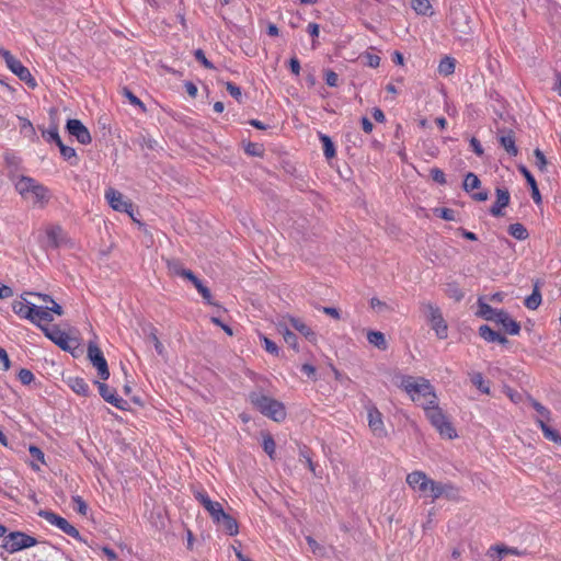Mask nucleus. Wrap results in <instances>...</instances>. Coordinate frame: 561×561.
Segmentation results:
<instances>
[{
    "label": "nucleus",
    "instance_id": "nucleus-24",
    "mask_svg": "<svg viewBox=\"0 0 561 561\" xmlns=\"http://www.w3.org/2000/svg\"><path fill=\"white\" fill-rule=\"evenodd\" d=\"M46 335L62 350L67 351L71 348L72 340L65 332L60 330H54L51 332H46Z\"/></svg>",
    "mask_w": 561,
    "mask_h": 561
},
{
    "label": "nucleus",
    "instance_id": "nucleus-9",
    "mask_svg": "<svg viewBox=\"0 0 561 561\" xmlns=\"http://www.w3.org/2000/svg\"><path fill=\"white\" fill-rule=\"evenodd\" d=\"M104 197L114 210L126 213L133 218V204L125 199L119 191L108 187L105 190Z\"/></svg>",
    "mask_w": 561,
    "mask_h": 561
},
{
    "label": "nucleus",
    "instance_id": "nucleus-8",
    "mask_svg": "<svg viewBox=\"0 0 561 561\" xmlns=\"http://www.w3.org/2000/svg\"><path fill=\"white\" fill-rule=\"evenodd\" d=\"M38 515L43 517L47 523L57 527L68 536L81 540V536L78 529L75 526H72L66 518L55 514L51 511H41Z\"/></svg>",
    "mask_w": 561,
    "mask_h": 561
},
{
    "label": "nucleus",
    "instance_id": "nucleus-43",
    "mask_svg": "<svg viewBox=\"0 0 561 561\" xmlns=\"http://www.w3.org/2000/svg\"><path fill=\"white\" fill-rule=\"evenodd\" d=\"M411 7L417 14L423 15L428 14L432 9L428 0H411Z\"/></svg>",
    "mask_w": 561,
    "mask_h": 561
},
{
    "label": "nucleus",
    "instance_id": "nucleus-28",
    "mask_svg": "<svg viewBox=\"0 0 561 561\" xmlns=\"http://www.w3.org/2000/svg\"><path fill=\"white\" fill-rule=\"evenodd\" d=\"M519 170H520L522 174L525 176V179L528 183V186H530L531 197H533L534 202L536 204H540L541 195H540V192L537 186V182H536L535 178L533 176V174L529 172V170L526 167H520Z\"/></svg>",
    "mask_w": 561,
    "mask_h": 561
},
{
    "label": "nucleus",
    "instance_id": "nucleus-42",
    "mask_svg": "<svg viewBox=\"0 0 561 561\" xmlns=\"http://www.w3.org/2000/svg\"><path fill=\"white\" fill-rule=\"evenodd\" d=\"M320 140L323 145V153L327 159H331L335 156V147L331 138L328 135L320 134Z\"/></svg>",
    "mask_w": 561,
    "mask_h": 561
},
{
    "label": "nucleus",
    "instance_id": "nucleus-5",
    "mask_svg": "<svg viewBox=\"0 0 561 561\" xmlns=\"http://www.w3.org/2000/svg\"><path fill=\"white\" fill-rule=\"evenodd\" d=\"M37 539L23 531H10L4 536L0 547L8 553L13 554L37 545Z\"/></svg>",
    "mask_w": 561,
    "mask_h": 561
},
{
    "label": "nucleus",
    "instance_id": "nucleus-54",
    "mask_svg": "<svg viewBox=\"0 0 561 561\" xmlns=\"http://www.w3.org/2000/svg\"><path fill=\"white\" fill-rule=\"evenodd\" d=\"M226 88H227V91L230 93V95L233 99H236L238 102L241 101L242 93H241V89L239 87H237L232 82H227Z\"/></svg>",
    "mask_w": 561,
    "mask_h": 561
},
{
    "label": "nucleus",
    "instance_id": "nucleus-37",
    "mask_svg": "<svg viewBox=\"0 0 561 561\" xmlns=\"http://www.w3.org/2000/svg\"><path fill=\"white\" fill-rule=\"evenodd\" d=\"M456 67V61L451 57H445L440 60L438 65V72L443 76H449L454 73Z\"/></svg>",
    "mask_w": 561,
    "mask_h": 561
},
{
    "label": "nucleus",
    "instance_id": "nucleus-35",
    "mask_svg": "<svg viewBox=\"0 0 561 561\" xmlns=\"http://www.w3.org/2000/svg\"><path fill=\"white\" fill-rule=\"evenodd\" d=\"M69 386L78 394L88 396L89 393V386L82 378H70Z\"/></svg>",
    "mask_w": 561,
    "mask_h": 561
},
{
    "label": "nucleus",
    "instance_id": "nucleus-62",
    "mask_svg": "<svg viewBox=\"0 0 561 561\" xmlns=\"http://www.w3.org/2000/svg\"><path fill=\"white\" fill-rule=\"evenodd\" d=\"M0 364L2 370H8L10 368V359L9 356L2 347H0Z\"/></svg>",
    "mask_w": 561,
    "mask_h": 561
},
{
    "label": "nucleus",
    "instance_id": "nucleus-41",
    "mask_svg": "<svg viewBox=\"0 0 561 561\" xmlns=\"http://www.w3.org/2000/svg\"><path fill=\"white\" fill-rule=\"evenodd\" d=\"M42 136L47 142H55L57 146L62 142L56 125L43 130Z\"/></svg>",
    "mask_w": 561,
    "mask_h": 561
},
{
    "label": "nucleus",
    "instance_id": "nucleus-19",
    "mask_svg": "<svg viewBox=\"0 0 561 561\" xmlns=\"http://www.w3.org/2000/svg\"><path fill=\"white\" fill-rule=\"evenodd\" d=\"M508 554L522 556L524 553L517 550L516 548H511L504 545H495L488 550V556L493 561H501L504 557Z\"/></svg>",
    "mask_w": 561,
    "mask_h": 561
},
{
    "label": "nucleus",
    "instance_id": "nucleus-53",
    "mask_svg": "<svg viewBox=\"0 0 561 561\" xmlns=\"http://www.w3.org/2000/svg\"><path fill=\"white\" fill-rule=\"evenodd\" d=\"M324 80L329 87H336L339 83V76L333 70H327L324 73Z\"/></svg>",
    "mask_w": 561,
    "mask_h": 561
},
{
    "label": "nucleus",
    "instance_id": "nucleus-12",
    "mask_svg": "<svg viewBox=\"0 0 561 561\" xmlns=\"http://www.w3.org/2000/svg\"><path fill=\"white\" fill-rule=\"evenodd\" d=\"M432 479H430L423 471H413L407 476L408 485L414 491H419L422 495L426 496Z\"/></svg>",
    "mask_w": 561,
    "mask_h": 561
},
{
    "label": "nucleus",
    "instance_id": "nucleus-61",
    "mask_svg": "<svg viewBox=\"0 0 561 561\" xmlns=\"http://www.w3.org/2000/svg\"><path fill=\"white\" fill-rule=\"evenodd\" d=\"M196 500L204 506V508L207 507V503H211L213 501L208 496V494L204 491H198L195 493Z\"/></svg>",
    "mask_w": 561,
    "mask_h": 561
},
{
    "label": "nucleus",
    "instance_id": "nucleus-29",
    "mask_svg": "<svg viewBox=\"0 0 561 561\" xmlns=\"http://www.w3.org/2000/svg\"><path fill=\"white\" fill-rule=\"evenodd\" d=\"M167 266H168L170 274H172V275L180 276V277L186 278L188 280H190V278H193V275H194L193 272L183 267V265L176 260L168 261Z\"/></svg>",
    "mask_w": 561,
    "mask_h": 561
},
{
    "label": "nucleus",
    "instance_id": "nucleus-55",
    "mask_svg": "<svg viewBox=\"0 0 561 561\" xmlns=\"http://www.w3.org/2000/svg\"><path fill=\"white\" fill-rule=\"evenodd\" d=\"M365 60V64L370 68H377L380 65V57L375 54H366Z\"/></svg>",
    "mask_w": 561,
    "mask_h": 561
},
{
    "label": "nucleus",
    "instance_id": "nucleus-4",
    "mask_svg": "<svg viewBox=\"0 0 561 561\" xmlns=\"http://www.w3.org/2000/svg\"><path fill=\"white\" fill-rule=\"evenodd\" d=\"M423 410L431 424L438 431L442 436H445L449 439L457 436L455 428L451 426L446 415L438 407V400H436L435 403L425 407Z\"/></svg>",
    "mask_w": 561,
    "mask_h": 561
},
{
    "label": "nucleus",
    "instance_id": "nucleus-63",
    "mask_svg": "<svg viewBox=\"0 0 561 561\" xmlns=\"http://www.w3.org/2000/svg\"><path fill=\"white\" fill-rule=\"evenodd\" d=\"M470 146L473 150V152L478 156V157H481L483 154V148L480 144V141L476 138V137H472L470 139Z\"/></svg>",
    "mask_w": 561,
    "mask_h": 561
},
{
    "label": "nucleus",
    "instance_id": "nucleus-10",
    "mask_svg": "<svg viewBox=\"0 0 561 561\" xmlns=\"http://www.w3.org/2000/svg\"><path fill=\"white\" fill-rule=\"evenodd\" d=\"M88 357L93 364V366L98 369V375L102 380H107L110 377V370L107 367V362L96 344L90 343L88 346Z\"/></svg>",
    "mask_w": 561,
    "mask_h": 561
},
{
    "label": "nucleus",
    "instance_id": "nucleus-34",
    "mask_svg": "<svg viewBox=\"0 0 561 561\" xmlns=\"http://www.w3.org/2000/svg\"><path fill=\"white\" fill-rule=\"evenodd\" d=\"M470 380L474 387H477L482 393H490L489 382L484 380L481 373H471Z\"/></svg>",
    "mask_w": 561,
    "mask_h": 561
},
{
    "label": "nucleus",
    "instance_id": "nucleus-38",
    "mask_svg": "<svg viewBox=\"0 0 561 561\" xmlns=\"http://www.w3.org/2000/svg\"><path fill=\"white\" fill-rule=\"evenodd\" d=\"M529 402H530L531 407L536 410V412L539 414V417L537 420H543L545 422L550 421L551 412L548 408L542 405L540 402H538L534 398H529Z\"/></svg>",
    "mask_w": 561,
    "mask_h": 561
},
{
    "label": "nucleus",
    "instance_id": "nucleus-18",
    "mask_svg": "<svg viewBox=\"0 0 561 561\" xmlns=\"http://www.w3.org/2000/svg\"><path fill=\"white\" fill-rule=\"evenodd\" d=\"M500 324L511 334L517 335L520 331V325L517 321L512 319L504 310H499L495 319L493 320Z\"/></svg>",
    "mask_w": 561,
    "mask_h": 561
},
{
    "label": "nucleus",
    "instance_id": "nucleus-52",
    "mask_svg": "<svg viewBox=\"0 0 561 561\" xmlns=\"http://www.w3.org/2000/svg\"><path fill=\"white\" fill-rule=\"evenodd\" d=\"M431 176L433 179V181H435L436 183L438 184H446V176H445V173L443 172V170L438 169V168H433L431 170Z\"/></svg>",
    "mask_w": 561,
    "mask_h": 561
},
{
    "label": "nucleus",
    "instance_id": "nucleus-51",
    "mask_svg": "<svg viewBox=\"0 0 561 561\" xmlns=\"http://www.w3.org/2000/svg\"><path fill=\"white\" fill-rule=\"evenodd\" d=\"M195 59L199 61L205 68L214 69V65L206 58L204 51L202 49H196L194 51Z\"/></svg>",
    "mask_w": 561,
    "mask_h": 561
},
{
    "label": "nucleus",
    "instance_id": "nucleus-47",
    "mask_svg": "<svg viewBox=\"0 0 561 561\" xmlns=\"http://www.w3.org/2000/svg\"><path fill=\"white\" fill-rule=\"evenodd\" d=\"M72 502H73V510L76 512H78L80 515H83V516L87 515L88 505L81 496H79V495L72 496Z\"/></svg>",
    "mask_w": 561,
    "mask_h": 561
},
{
    "label": "nucleus",
    "instance_id": "nucleus-36",
    "mask_svg": "<svg viewBox=\"0 0 561 561\" xmlns=\"http://www.w3.org/2000/svg\"><path fill=\"white\" fill-rule=\"evenodd\" d=\"M61 157L69 161L71 165H76L78 163V158L76 150L72 147L66 146L64 142L58 145Z\"/></svg>",
    "mask_w": 561,
    "mask_h": 561
},
{
    "label": "nucleus",
    "instance_id": "nucleus-58",
    "mask_svg": "<svg viewBox=\"0 0 561 561\" xmlns=\"http://www.w3.org/2000/svg\"><path fill=\"white\" fill-rule=\"evenodd\" d=\"M149 339L153 343V346H154V350L157 351V353L159 355H163L164 354V346L160 342V340L158 339L157 334L154 332H151L150 335H149Z\"/></svg>",
    "mask_w": 561,
    "mask_h": 561
},
{
    "label": "nucleus",
    "instance_id": "nucleus-23",
    "mask_svg": "<svg viewBox=\"0 0 561 561\" xmlns=\"http://www.w3.org/2000/svg\"><path fill=\"white\" fill-rule=\"evenodd\" d=\"M478 311L476 314L486 321H493L499 312V310L492 308L490 305H488L484 300V297L478 298Z\"/></svg>",
    "mask_w": 561,
    "mask_h": 561
},
{
    "label": "nucleus",
    "instance_id": "nucleus-6",
    "mask_svg": "<svg viewBox=\"0 0 561 561\" xmlns=\"http://www.w3.org/2000/svg\"><path fill=\"white\" fill-rule=\"evenodd\" d=\"M421 309L424 312L426 320L430 322L432 329L438 339L445 340L448 336V325L443 317L438 306L432 302H423Z\"/></svg>",
    "mask_w": 561,
    "mask_h": 561
},
{
    "label": "nucleus",
    "instance_id": "nucleus-46",
    "mask_svg": "<svg viewBox=\"0 0 561 561\" xmlns=\"http://www.w3.org/2000/svg\"><path fill=\"white\" fill-rule=\"evenodd\" d=\"M540 304H541V295L537 289H535L533 291V294L525 299V306L531 310L537 309Z\"/></svg>",
    "mask_w": 561,
    "mask_h": 561
},
{
    "label": "nucleus",
    "instance_id": "nucleus-21",
    "mask_svg": "<svg viewBox=\"0 0 561 561\" xmlns=\"http://www.w3.org/2000/svg\"><path fill=\"white\" fill-rule=\"evenodd\" d=\"M479 335L489 343L506 344L508 342V340L504 335L492 330L486 324H483L479 328Z\"/></svg>",
    "mask_w": 561,
    "mask_h": 561
},
{
    "label": "nucleus",
    "instance_id": "nucleus-15",
    "mask_svg": "<svg viewBox=\"0 0 561 561\" xmlns=\"http://www.w3.org/2000/svg\"><path fill=\"white\" fill-rule=\"evenodd\" d=\"M45 234L46 248L57 249L67 242L66 233L59 225H48Z\"/></svg>",
    "mask_w": 561,
    "mask_h": 561
},
{
    "label": "nucleus",
    "instance_id": "nucleus-44",
    "mask_svg": "<svg viewBox=\"0 0 561 561\" xmlns=\"http://www.w3.org/2000/svg\"><path fill=\"white\" fill-rule=\"evenodd\" d=\"M205 510L208 512L214 523H216L220 516L222 517V514L225 513L222 505L215 501L207 503V507Z\"/></svg>",
    "mask_w": 561,
    "mask_h": 561
},
{
    "label": "nucleus",
    "instance_id": "nucleus-27",
    "mask_svg": "<svg viewBox=\"0 0 561 561\" xmlns=\"http://www.w3.org/2000/svg\"><path fill=\"white\" fill-rule=\"evenodd\" d=\"M216 524L230 536L238 534V524L236 519L227 513H224L222 517L220 516Z\"/></svg>",
    "mask_w": 561,
    "mask_h": 561
},
{
    "label": "nucleus",
    "instance_id": "nucleus-50",
    "mask_svg": "<svg viewBox=\"0 0 561 561\" xmlns=\"http://www.w3.org/2000/svg\"><path fill=\"white\" fill-rule=\"evenodd\" d=\"M28 453L33 459L39 461L43 465L45 463V455L41 448H38L37 446H34V445H31L28 447Z\"/></svg>",
    "mask_w": 561,
    "mask_h": 561
},
{
    "label": "nucleus",
    "instance_id": "nucleus-56",
    "mask_svg": "<svg viewBox=\"0 0 561 561\" xmlns=\"http://www.w3.org/2000/svg\"><path fill=\"white\" fill-rule=\"evenodd\" d=\"M534 153L536 158V165L538 167L539 170H545L547 165V160L543 152L539 149H536Z\"/></svg>",
    "mask_w": 561,
    "mask_h": 561
},
{
    "label": "nucleus",
    "instance_id": "nucleus-39",
    "mask_svg": "<svg viewBox=\"0 0 561 561\" xmlns=\"http://www.w3.org/2000/svg\"><path fill=\"white\" fill-rule=\"evenodd\" d=\"M190 282H192V284L195 286V288L202 295L205 301L211 305L213 302L210 290L195 275H193V278H190Z\"/></svg>",
    "mask_w": 561,
    "mask_h": 561
},
{
    "label": "nucleus",
    "instance_id": "nucleus-17",
    "mask_svg": "<svg viewBox=\"0 0 561 561\" xmlns=\"http://www.w3.org/2000/svg\"><path fill=\"white\" fill-rule=\"evenodd\" d=\"M496 201L490 208V214L493 217H502L503 209L508 206L511 201L510 192L506 188L497 187L495 190Z\"/></svg>",
    "mask_w": 561,
    "mask_h": 561
},
{
    "label": "nucleus",
    "instance_id": "nucleus-48",
    "mask_svg": "<svg viewBox=\"0 0 561 561\" xmlns=\"http://www.w3.org/2000/svg\"><path fill=\"white\" fill-rule=\"evenodd\" d=\"M285 342L293 348H297V336L287 328L279 329Z\"/></svg>",
    "mask_w": 561,
    "mask_h": 561
},
{
    "label": "nucleus",
    "instance_id": "nucleus-30",
    "mask_svg": "<svg viewBox=\"0 0 561 561\" xmlns=\"http://www.w3.org/2000/svg\"><path fill=\"white\" fill-rule=\"evenodd\" d=\"M450 489H453L450 484H444L432 480L426 496H430L432 501H435L444 494H447V491Z\"/></svg>",
    "mask_w": 561,
    "mask_h": 561
},
{
    "label": "nucleus",
    "instance_id": "nucleus-14",
    "mask_svg": "<svg viewBox=\"0 0 561 561\" xmlns=\"http://www.w3.org/2000/svg\"><path fill=\"white\" fill-rule=\"evenodd\" d=\"M480 186H481V181L479 180V178L474 173L468 172L463 180V184H462L463 190L467 193H470L471 197L474 201L484 202L489 197V194L486 191H479L477 193H473V191L480 188Z\"/></svg>",
    "mask_w": 561,
    "mask_h": 561
},
{
    "label": "nucleus",
    "instance_id": "nucleus-45",
    "mask_svg": "<svg viewBox=\"0 0 561 561\" xmlns=\"http://www.w3.org/2000/svg\"><path fill=\"white\" fill-rule=\"evenodd\" d=\"M262 446L264 451L268 455V457L271 459H274L276 445L273 437L270 434L263 436Z\"/></svg>",
    "mask_w": 561,
    "mask_h": 561
},
{
    "label": "nucleus",
    "instance_id": "nucleus-22",
    "mask_svg": "<svg viewBox=\"0 0 561 561\" xmlns=\"http://www.w3.org/2000/svg\"><path fill=\"white\" fill-rule=\"evenodd\" d=\"M33 304L27 301L23 296L20 300H14L12 304V310L22 319L30 320Z\"/></svg>",
    "mask_w": 561,
    "mask_h": 561
},
{
    "label": "nucleus",
    "instance_id": "nucleus-20",
    "mask_svg": "<svg viewBox=\"0 0 561 561\" xmlns=\"http://www.w3.org/2000/svg\"><path fill=\"white\" fill-rule=\"evenodd\" d=\"M32 312L30 317V321L36 325H41L42 323L51 322L54 317L49 313V310L46 307H39L33 304Z\"/></svg>",
    "mask_w": 561,
    "mask_h": 561
},
{
    "label": "nucleus",
    "instance_id": "nucleus-7",
    "mask_svg": "<svg viewBox=\"0 0 561 561\" xmlns=\"http://www.w3.org/2000/svg\"><path fill=\"white\" fill-rule=\"evenodd\" d=\"M0 56L5 61L7 67L22 81H24L28 87L35 88L36 81L31 75L30 70L22 65L20 60H18L9 50L4 48H0Z\"/></svg>",
    "mask_w": 561,
    "mask_h": 561
},
{
    "label": "nucleus",
    "instance_id": "nucleus-59",
    "mask_svg": "<svg viewBox=\"0 0 561 561\" xmlns=\"http://www.w3.org/2000/svg\"><path fill=\"white\" fill-rule=\"evenodd\" d=\"M438 211V216L440 218H443L444 220H447V221H453L455 220V211L450 208H440V209H437Z\"/></svg>",
    "mask_w": 561,
    "mask_h": 561
},
{
    "label": "nucleus",
    "instance_id": "nucleus-49",
    "mask_svg": "<svg viewBox=\"0 0 561 561\" xmlns=\"http://www.w3.org/2000/svg\"><path fill=\"white\" fill-rule=\"evenodd\" d=\"M18 378L23 385H30L34 380V374L30 369L22 368L18 374Z\"/></svg>",
    "mask_w": 561,
    "mask_h": 561
},
{
    "label": "nucleus",
    "instance_id": "nucleus-13",
    "mask_svg": "<svg viewBox=\"0 0 561 561\" xmlns=\"http://www.w3.org/2000/svg\"><path fill=\"white\" fill-rule=\"evenodd\" d=\"M68 133L76 137V139L82 145H89L92 141V137L88 128L82 124L81 121L72 118L68 119L66 124Z\"/></svg>",
    "mask_w": 561,
    "mask_h": 561
},
{
    "label": "nucleus",
    "instance_id": "nucleus-11",
    "mask_svg": "<svg viewBox=\"0 0 561 561\" xmlns=\"http://www.w3.org/2000/svg\"><path fill=\"white\" fill-rule=\"evenodd\" d=\"M95 385L99 388L100 396L113 407L119 410L127 409V401L119 397L115 389L110 388L106 383L101 381H95Z\"/></svg>",
    "mask_w": 561,
    "mask_h": 561
},
{
    "label": "nucleus",
    "instance_id": "nucleus-25",
    "mask_svg": "<svg viewBox=\"0 0 561 561\" xmlns=\"http://www.w3.org/2000/svg\"><path fill=\"white\" fill-rule=\"evenodd\" d=\"M499 141L510 156H512V157L517 156L518 148L516 147L515 137H514L513 131L510 130L505 134H502L499 137Z\"/></svg>",
    "mask_w": 561,
    "mask_h": 561
},
{
    "label": "nucleus",
    "instance_id": "nucleus-40",
    "mask_svg": "<svg viewBox=\"0 0 561 561\" xmlns=\"http://www.w3.org/2000/svg\"><path fill=\"white\" fill-rule=\"evenodd\" d=\"M508 233L517 240H525L528 238V231L522 224H512L508 227Z\"/></svg>",
    "mask_w": 561,
    "mask_h": 561
},
{
    "label": "nucleus",
    "instance_id": "nucleus-3",
    "mask_svg": "<svg viewBox=\"0 0 561 561\" xmlns=\"http://www.w3.org/2000/svg\"><path fill=\"white\" fill-rule=\"evenodd\" d=\"M250 401L263 415L275 422H282L286 417L285 405L268 396L253 392L250 394Z\"/></svg>",
    "mask_w": 561,
    "mask_h": 561
},
{
    "label": "nucleus",
    "instance_id": "nucleus-2",
    "mask_svg": "<svg viewBox=\"0 0 561 561\" xmlns=\"http://www.w3.org/2000/svg\"><path fill=\"white\" fill-rule=\"evenodd\" d=\"M14 187L23 199L31 201L41 208H44L51 197L49 190L31 176H19Z\"/></svg>",
    "mask_w": 561,
    "mask_h": 561
},
{
    "label": "nucleus",
    "instance_id": "nucleus-1",
    "mask_svg": "<svg viewBox=\"0 0 561 561\" xmlns=\"http://www.w3.org/2000/svg\"><path fill=\"white\" fill-rule=\"evenodd\" d=\"M399 387L423 409L437 400L434 387L423 377L401 376Z\"/></svg>",
    "mask_w": 561,
    "mask_h": 561
},
{
    "label": "nucleus",
    "instance_id": "nucleus-16",
    "mask_svg": "<svg viewBox=\"0 0 561 561\" xmlns=\"http://www.w3.org/2000/svg\"><path fill=\"white\" fill-rule=\"evenodd\" d=\"M368 426L373 433L382 437L386 435V428L382 420V414L375 405L367 407Z\"/></svg>",
    "mask_w": 561,
    "mask_h": 561
},
{
    "label": "nucleus",
    "instance_id": "nucleus-32",
    "mask_svg": "<svg viewBox=\"0 0 561 561\" xmlns=\"http://www.w3.org/2000/svg\"><path fill=\"white\" fill-rule=\"evenodd\" d=\"M367 340L371 345L376 346L379 350L385 351L387 348L385 335L379 331H369L367 333Z\"/></svg>",
    "mask_w": 561,
    "mask_h": 561
},
{
    "label": "nucleus",
    "instance_id": "nucleus-31",
    "mask_svg": "<svg viewBox=\"0 0 561 561\" xmlns=\"http://www.w3.org/2000/svg\"><path fill=\"white\" fill-rule=\"evenodd\" d=\"M536 422L538 426L541 428L546 439L557 444H561V435L558 433V431L548 426L543 420H536Z\"/></svg>",
    "mask_w": 561,
    "mask_h": 561
},
{
    "label": "nucleus",
    "instance_id": "nucleus-26",
    "mask_svg": "<svg viewBox=\"0 0 561 561\" xmlns=\"http://www.w3.org/2000/svg\"><path fill=\"white\" fill-rule=\"evenodd\" d=\"M288 320L290 325L300 334H302L306 339H308L309 341H316V333L302 320L294 317H289Z\"/></svg>",
    "mask_w": 561,
    "mask_h": 561
},
{
    "label": "nucleus",
    "instance_id": "nucleus-64",
    "mask_svg": "<svg viewBox=\"0 0 561 561\" xmlns=\"http://www.w3.org/2000/svg\"><path fill=\"white\" fill-rule=\"evenodd\" d=\"M13 296V289L0 283V299H7Z\"/></svg>",
    "mask_w": 561,
    "mask_h": 561
},
{
    "label": "nucleus",
    "instance_id": "nucleus-57",
    "mask_svg": "<svg viewBox=\"0 0 561 561\" xmlns=\"http://www.w3.org/2000/svg\"><path fill=\"white\" fill-rule=\"evenodd\" d=\"M262 341H263L264 348H265L266 352H268L271 354H275V355L278 354V347H277V345L273 341H271L266 336H263Z\"/></svg>",
    "mask_w": 561,
    "mask_h": 561
},
{
    "label": "nucleus",
    "instance_id": "nucleus-60",
    "mask_svg": "<svg viewBox=\"0 0 561 561\" xmlns=\"http://www.w3.org/2000/svg\"><path fill=\"white\" fill-rule=\"evenodd\" d=\"M124 94L126 95V98L129 100V102L131 104L137 105V106L141 107L142 110H145L144 103L131 91L125 89Z\"/></svg>",
    "mask_w": 561,
    "mask_h": 561
},
{
    "label": "nucleus",
    "instance_id": "nucleus-33",
    "mask_svg": "<svg viewBox=\"0 0 561 561\" xmlns=\"http://www.w3.org/2000/svg\"><path fill=\"white\" fill-rule=\"evenodd\" d=\"M445 294L455 301H460L465 297L462 289L456 282H450L446 284Z\"/></svg>",
    "mask_w": 561,
    "mask_h": 561
}]
</instances>
